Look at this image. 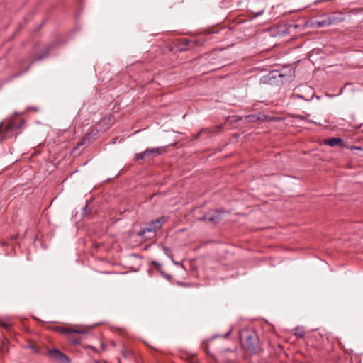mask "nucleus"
Returning a JSON list of instances; mask_svg holds the SVG:
<instances>
[{"instance_id":"nucleus-1","label":"nucleus","mask_w":363,"mask_h":363,"mask_svg":"<svg viewBox=\"0 0 363 363\" xmlns=\"http://www.w3.org/2000/svg\"><path fill=\"white\" fill-rule=\"evenodd\" d=\"M24 123L25 121L20 118L9 119L2 122L0 124V141L19 134Z\"/></svg>"},{"instance_id":"nucleus-2","label":"nucleus","mask_w":363,"mask_h":363,"mask_svg":"<svg viewBox=\"0 0 363 363\" xmlns=\"http://www.w3.org/2000/svg\"><path fill=\"white\" fill-rule=\"evenodd\" d=\"M242 346L250 354H256L259 351L257 346V335L254 332H246L241 335Z\"/></svg>"},{"instance_id":"nucleus-3","label":"nucleus","mask_w":363,"mask_h":363,"mask_svg":"<svg viewBox=\"0 0 363 363\" xmlns=\"http://www.w3.org/2000/svg\"><path fill=\"white\" fill-rule=\"evenodd\" d=\"M166 218L164 216L160 217L148 223L146 226L141 228L138 232L139 235H145L147 233L155 234L156 230H159L162 225L166 222Z\"/></svg>"},{"instance_id":"nucleus-4","label":"nucleus","mask_w":363,"mask_h":363,"mask_svg":"<svg viewBox=\"0 0 363 363\" xmlns=\"http://www.w3.org/2000/svg\"><path fill=\"white\" fill-rule=\"evenodd\" d=\"M197 219L207 223L216 224L222 219L221 212L219 210H210L203 216L198 217Z\"/></svg>"},{"instance_id":"nucleus-5","label":"nucleus","mask_w":363,"mask_h":363,"mask_svg":"<svg viewBox=\"0 0 363 363\" xmlns=\"http://www.w3.org/2000/svg\"><path fill=\"white\" fill-rule=\"evenodd\" d=\"M47 356L56 363H69V358L57 349L49 350L47 352Z\"/></svg>"},{"instance_id":"nucleus-6","label":"nucleus","mask_w":363,"mask_h":363,"mask_svg":"<svg viewBox=\"0 0 363 363\" xmlns=\"http://www.w3.org/2000/svg\"><path fill=\"white\" fill-rule=\"evenodd\" d=\"M268 5V0H254L251 4L250 11L255 16H259L264 13Z\"/></svg>"},{"instance_id":"nucleus-7","label":"nucleus","mask_w":363,"mask_h":363,"mask_svg":"<svg viewBox=\"0 0 363 363\" xmlns=\"http://www.w3.org/2000/svg\"><path fill=\"white\" fill-rule=\"evenodd\" d=\"M222 125H218L212 128H203L198 133L196 138H198L203 136V135H206V136L211 135L213 133H218L222 129Z\"/></svg>"},{"instance_id":"nucleus-8","label":"nucleus","mask_w":363,"mask_h":363,"mask_svg":"<svg viewBox=\"0 0 363 363\" xmlns=\"http://www.w3.org/2000/svg\"><path fill=\"white\" fill-rule=\"evenodd\" d=\"M164 151V147H155V148H148L145 150L147 160H151L156 157L157 155H161Z\"/></svg>"},{"instance_id":"nucleus-9","label":"nucleus","mask_w":363,"mask_h":363,"mask_svg":"<svg viewBox=\"0 0 363 363\" xmlns=\"http://www.w3.org/2000/svg\"><path fill=\"white\" fill-rule=\"evenodd\" d=\"M325 143L326 145H330V147H334L335 145H342L343 140L340 138H332L325 140Z\"/></svg>"},{"instance_id":"nucleus-10","label":"nucleus","mask_w":363,"mask_h":363,"mask_svg":"<svg viewBox=\"0 0 363 363\" xmlns=\"http://www.w3.org/2000/svg\"><path fill=\"white\" fill-rule=\"evenodd\" d=\"M59 332L61 333H74L78 334H82L84 333L85 331L84 330H79V329H72V328H60Z\"/></svg>"},{"instance_id":"nucleus-11","label":"nucleus","mask_w":363,"mask_h":363,"mask_svg":"<svg viewBox=\"0 0 363 363\" xmlns=\"http://www.w3.org/2000/svg\"><path fill=\"white\" fill-rule=\"evenodd\" d=\"M294 335L298 337L303 338L305 335V330L301 327H296L294 329Z\"/></svg>"},{"instance_id":"nucleus-12","label":"nucleus","mask_w":363,"mask_h":363,"mask_svg":"<svg viewBox=\"0 0 363 363\" xmlns=\"http://www.w3.org/2000/svg\"><path fill=\"white\" fill-rule=\"evenodd\" d=\"M28 347L32 349L35 353H39L40 352L39 347L34 343L30 342Z\"/></svg>"},{"instance_id":"nucleus-13","label":"nucleus","mask_w":363,"mask_h":363,"mask_svg":"<svg viewBox=\"0 0 363 363\" xmlns=\"http://www.w3.org/2000/svg\"><path fill=\"white\" fill-rule=\"evenodd\" d=\"M245 120L247 122H254L258 120V117H257L255 115H249L245 116Z\"/></svg>"},{"instance_id":"nucleus-14","label":"nucleus","mask_w":363,"mask_h":363,"mask_svg":"<svg viewBox=\"0 0 363 363\" xmlns=\"http://www.w3.org/2000/svg\"><path fill=\"white\" fill-rule=\"evenodd\" d=\"M135 159L137 160H147L145 152L144 151L143 152L136 154L135 155Z\"/></svg>"},{"instance_id":"nucleus-15","label":"nucleus","mask_w":363,"mask_h":363,"mask_svg":"<svg viewBox=\"0 0 363 363\" xmlns=\"http://www.w3.org/2000/svg\"><path fill=\"white\" fill-rule=\"evenodd\" d=\"M316 26L318 27H323V26H325L326 24H327V21L325 20H323V21H317L315 23Z\"/></svg>"},{"instance_id":"nucleus-16","label":"nucleus","mask_w":363,"mask_h":363,"mask_svg":"<svg viewBox=\"0 0 363 363\" xmlns=\"http://www.w3.org/2000/svg\"><path fill=\"white\" fill-rule=\"evenodd\" d=\"M88 140H88V139H86V138H83V140H82L81 142H79V143L77 145V146L75 147V149H76V148H79V146H81V145H83L86 144V143Z\"/></svg>"},{"instance_id":"nucleus-17","label":"nucleus","mask_w":363,"mask_h":363,"mask_svg":"<svg viewBox=\"0 0 363 363\" xmlns=\"http://www.w3.org/2000/svg\"><path fill=\"white\" fill-rule=\"evenodd\" d=\"M1 327L4 328L5 329H7V330H9L11 327V325L9 323H4V322H1Z\"/></svg>"},{"instance_id":"nucleus-18","label":"nucleus","mask_w":363,"mask_h":363,"mask_svg":"<svg viewBox=\"0 0 363 363\" xmlns=\"http://www.w3.org/2000/svg\"><path fill=\"white\" fill-rule=\"evenodd\" d=\"M44 56L45 55H38V56L33 57L32 60L33 61H36V60H42L44 57Z\"/></svg>"},{"instance_id":"nucleus-19","label":"nucleus","mask_w":363,"mask_h":363,"mask_svg":"<svg viewBox=\"0 0 363 363\" xmlns=\"http://www.w3.org/2000/svg\"><path fill=\"white\" fill-rule=\"evenodd\" d=\"M232 119H233V121H241L242 119V117H240V116H232Z\"/></svg>"},{"instance_id":"nucleus-20","label":"nucleus","mask_w":363,"mask_h":363,"mask_svg":"<svg viewBox=\"0 0 363 363\" xmlns=\"http://www.w3.org/2000/svg\"><path fill=\"white\" fill-rule=\"evenodd\" d=\"M29 67H30V66H28V67H27L24 70H23V71H21V72H18V73L14 75V77H18V76H20L22 73H23V72H26V71L29 69Z\"/></svg>"},{"instance_id":"nucleus-21","label":"nucleus","mask_w":363,"mask_h":363,"mask_svg":"<svg viewBox=\"0 0 363 363\" xmlns=\"http://www.w3.org/2000/svg\"><path fill=\"white\" fill-rule=\"evenodd\" d=\"M152 263L154 266H156L157 267L160 266V264L155 261H153Z\"/></svg>"},{"instance_id":"nucleus-22","label":"nucleus","mask_w":363,"mask_h":363,"mask_svg":"<svg viewBox=\"0 0 363 363\" xmlns=\"http://www.w3.org/2000/svg\"><path fill=\"white\" fill-rule=\"evenodd\" d=\"M164 250L166 254H167L168 249L167 247H164Z\"/></svg>"},{"instance_id":"nucleus-23","label":"nucleus","mask_w":363,"mask_h":363,"mask_svg":"<svg viewBox=\"0 0 363 363\" xmlns=\"http://www.w3.org/2000/svg\"><path fill=\"white\" fill-rule=\"evenodd\" d=\"M124 357H127L126 354L125 353H123Z\"/></svg>"}]
</instances>
